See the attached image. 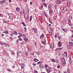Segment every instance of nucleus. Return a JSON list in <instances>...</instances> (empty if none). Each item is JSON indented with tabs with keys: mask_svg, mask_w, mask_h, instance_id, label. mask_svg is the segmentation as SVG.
Listing matches in <instances>:
<instances>
[{
	"mask_svg": "<svg viewBox=\"0 0 73 73\" xmlns=\"http://www.w3.org/2000/svg\"><path fill=\"white\" fill-rule=\"evenodd\" d=\"M68 23H71V21L70 20V19H69V18H68Z\"/></svg>",
	"mask_w": 73,
	"mask_h": 73,
	"instance_id": "20",
	"label": "nucleus"
},
{
	"mask_svg": "<svg viewBox=\"0 0 73 73\" xmlns=\"http://www.w3.org/2000/svg\"><path fill=\"white\" fill-rule=\"evenodd\" d=\"M55 2L57 5H59L61 3V1L60 0H56Z\"/></svg>",
	"mask_w": 73,
	"mask_h": 73,
	"instance_id": "3",
	"label": "nucleus"
},
{
	"mask_svg": "<svg viewBox=\"0 0 73 73\" xmlns=\"http://www.w3.org/2000/svg\"><path fill=\"white\" fill-rule=\"evenodd\" d=\"M19 13L21 14V15H23V11H21L20 12H19Z\"/></svg>",
	"mask_w": 73,
	"mask_h": 73,
	"instance_id": "33",
	"label": "nucleus"
},
{
	"mask_svg": "<svg viewBox=\"0 0 73 73\" xmlns=\"http://www.w3.org/2000/svg\"><path fill=\"white\" fill-rule=\"evenodd\" d=\"M33 65L34 66H36V64H35V63L33 64Z\"/></svg>",
	"mask_w": 73,
	"mask_h": 73,
	"instance_id": "60",
	"label": "nucleus"
},
{
	"mask_svg": "<svg viewBox=\"0 0 73 73\" xmlns=\"http://www.w3.org/2000/svg\"><path fill=\"white\" fill-rule=\"evenodd\" d=\"M51 61L52 62H56V60H55V59H52L51 60Z\"/></svg>",
	"mask_w": 73,
	"mask_h": 73,
	"instance_id": "26",
	"label": "nucleus"
},
{
	"mask_svg": "<svg viewBox=\"0 0 73 73\" xmlns=\"http://www.w3.org/2000/svg\"><path fill=\"white\" fill-rule=\"evenodd\" d=\"M2 16L3 14L0 13V16H1V17H2Z\"/></svg>",
	"mask_w": 73,
	"mask_h": 73,
	"instance_id": "57",
	"label": "nucleus"
},
{
	"mask_svg": "<svg viewBox=\"0 0 73 73\" xmlns=\"http://www.w3.org/2000/svg\"><path fill=\"white\" fill-rule=\"evenodd\" d=\"M32 16H31L30 18V21H32Z\"/></svg>",
	"mask_w": 73,
	"mask_h": 73,
	"instance_id": "32",
	"label": "nucleus"
},
{
	"mask_svg": "<svg viewBox=\"0 0 73 73\" xmlns=\"http://www.w3.org/2000/svg\"><path fill=\"white\" fill-rule=\"evenodd\" d=\"M57 7H58V6L57 5H55V9H57Z\"/></svg>",
	"mask_w": 73,
	"mask_h": 73,
	"instance_id": "48",
	"label": "nucleus"
},
{
	"mask_svg": "<svg viewBox=\"0 0 73 73\" xmlns=\"http://www.w3.org/2000/svg\"><path fill=\"white\" fill-rule=\"evenodd\" d=\"M6 1L5 0H3L2 1H1V2L3 3H5L6 2Z\"/></svg>",
	"mask_w": 73,
	"mask_h": 73,
	"instance_id": "30",
	"label": "nucleus"
},
{
	"mask_svg": "<svg viewBox=\"0 0 73 73\" xmlns=\"http://www.w3.org/2000/svg\"><path fill=\"white\" fill-rule=\"evenodd\" d=\"M32 2H30V4L31 5H32Z\"/></svg>",
	"mask_w": 73,
	"mask_h": 73,
	"instance_id": "64",
	"label": "nucleus"
},
{
	"mask_svg": "<svg viewBox=\"0 0 73 73\" xmlns=\"http://www.w3.org/2000/svg\"><path fill=\"white\" fill-rule=\"evenodd\" d=\"M68 18H69V19H71V20H72V16H69L68 17Z\"/></svg>",
	"mask_w": 73,
	"mask_h": 73,
	"instance_id": "31",
	"label": "nucleus"
},
{
	"mask_svg": "<svg viewBox=\"0 0 73 73\" xmlns=\"http://www.w3.org/2000/svg\"><path fill=\"white\" fill-rule=\"evenodd\" d=\"M32 29L34 31L35 33H36V31H37V29H35V28H32Z\"/></svg>",
	"mask_w": 73,
	"mask_h": 73,
	"instance_id": "16",
	"label": "nucleus"
},
{
	"mask_svg": "<svg viewBox=\"0 0 73 73\" xmlns=\"http://www.w3.org/2000/svg\"><path fill=\"white\" fill-rule=\"evenodd\" d=\"M44 37V34H42L40 36V39H42Z\"/></svg>",
	"mask_w": 73,
	"mask_h": 73,
	"instance_id": "8",
	"label": "nucleus"
},
{
	"mask_svg": "<svg viewBox=\"0 0 73 73\" xmlns=\"http://www.w3.org/2000/svg\"><path fill=\"white\" fill-rule=\"evenodd\" d=\"M11 54H12V55H15V52H12L11 53Z\"/></svg>",
	"mask_w": 73,
	"mask_h": 73,
	"instance_id": "45",
	"label": "nucleus"
},
{
	"mask_svg": "<svg viewBox=\"0 0 73 73\" xmlns=\"http://www.w3.org/2000/svg\"><path fill=\"white\" fill-rule=\"evenodd\" d=\"M70 69L69 68H68L67 69V72H70Z\"/></svg>",
	"mask_w": 73,
	"mask_h": 73,
	"instance_id": "21",
	"label": "nucleus"
},
{
	"mask_svg": "<svg viewBox=\"0 0 73 73\" xmlns=\"http://www.w3.org/2000/svg\"><path fill=\"white\" fill-rule=\"evenodd\" d=\"M16 43L17 44L19 43V40L17 39L16 40Z\"/></svg>",
	"mask_w": 73,
	"mask_h": 73,
	"instance_id": "29",
	"label": "nucleus"
},
{
	"mask_svg": "<svg viewBox=\"0 0 73 73\" xmlns=\"http://www.w3.org/2000/svg\"><path fill=\"white\" fill-rule=\"evenodd\" d=\"M62 23L63 24H66V20L65 19H63L62 21Z\"/></svg>",
	"mask_w": 73,
	"mask_h": 73,
	"instance_id": "4",
	"label": "nucleus"
},
{
	"mask_svg": "<svg viewBox=\"0 0 73 73\" xmlns=\"http://www.w3.org/2000/svg\"><path fill=\"white\" fill-rule=\"evenodd\" d=\"M63 49L62 48H57L58 50H61V49Z\"/></svg>",
	"mask_w": 73,
	"mask_h": 73,
	"instance_id": "27",
	"label": "nucleus"
},
{
	"mask_svg": "<svg viewBox=\"0 0 73 73\" xmlns=\"http://www.w3.org/2000/svg\"><path fill=\"white\" fill-rule=\"evenodd\" d=\"M68 24L69 25V26H70V27H72V25H72V23H68Z\"/></svg>",
	"mask_w": 73,
	"mask_h": 73,
	"instance_id": "22",
	"label": "nucleus"
},
{
	"mask_svg": "<svg viewBox=\"0 0 73 73\" xmlns=\"http://www.w3.org/2000/svg\"><path fill=\"white\" fill-rule=\"evenodd\" d=\"M43 5H44L45 7H46L47 6V5H46V4L45 3H43Z\"/></svg>",
	"mask_w": 73,
	"mask_h": 73,
	"instance_id": "34",
	"label": "nucleus"
},
{
	"mask_svg": "<svg viewBox=\"0 0 73 73\" xmlns=\"http://www.w3.org/2000/svg\"><path fill=\"white\" fill-rule=\"evenodd\" d=\"M62 30L63 31H64V32H65V31H66V29H62Z\"/></svg>",
	"mask_w": 73,
	"mask_h": 73,
	"instance_id": "44",
	"label": "nucleus"
},
{
	"mask_svg": "<svg viewBox=\"0 0 73 73\" xmlns=\"http://www.w3.org/2000/svg\"><path fill=\"white\" fill-rule=\"evenodd\" d=\"M61 61V63L63 64V65H64V64L66 63L65 62V59L64 58H62L60 59Z\"/></svg>",
	"mask_w": 73,
	"mask_h": 73,
	"instance_id": "1",
	"label": "nucleus"
},
{
	"mask_svg": "<svg viewBox=\"0 0 73 73\" xmlns=\"http://www.w3.org/2000/svg\"><path fill=\"white\" fill-rule=\"evenodd\" d=\"M58 34H56L55 35V38H57L58 37Z\"/></svg>",
	"mask_w": 73,
	"mask_h": 73,
	"instance_id": "25",
	"label": "nucleus"
},
{
	"mask_svg": "<svg viewBox=\"0 0 73 73\" xmlns=\"http://www.w3.org/2000/svg\"><path fill=\"white\" fill-rule=\"evenodd\" d=\"M49 12L50 13H53V11L51 10H49Z\"/></svg>",
	"mask_w": 73,
	"mask_h": 73,
	"instance_id": "37",
	"label": "nucleus"
},
{
	"mask_svg": "<svg viewBox=\"0 0 73 73\" xmlns=\"http://www.w3.org/2000/svg\"><path fill=\"white\" fill-rule=\"evenodd\" d=\"M7 71H8V72H11V69H8L7 70Z\"/></svg>",
	"mask_w": 73,
	"mask_h": 73,
	"instance_id": "47",
	"label": "nucleus"
},
{
	"mask_svg": "<svg viewBox=\"0 0 73 73\" xmlns=\"http://www.w3.org/2000/svg\"><path fill=\"white\" fill-rule=\"evenodd\" d=\"M49 35H50V36H52V33L50 32L49 33Z\"/></svg>",
	"mask_w": 73,
	"mask_h": 73,
	"instance_id": "46",
	"label": "nucleus"
},
{
	"mask_svg": "<svg viewBox=\"0 0 73 73\" xmlns=\"http://www.w3.org/2000/svg\"><path fill=\"white\" fill-rule=\"evenodd\" d=\"M23 39L24 40H25V42H28L29 41V40L28 39L25 37H24L23 38Z\"/></svg>",
	"mask_w": 73,
	"mask_h": 73,
	"instance_id": "7",
	"label": "nucleus"
},
{
	"mask_svg": "<svg viewBox=\"0 0 73 73\" xmlns=\"http://www.w3.org/2000/svg\"><path fill=\"white\" fill-rule=\"evenodd\" d=\"M36 19L37 21H38L39 20V18H36Z\"/></svg>",
	"mask_w": 73,
	"mask_h": 73,
	"instance_id": "52",
	"label": "nucleus"
},
{
	"mask_svg": "<svg viewBox=\"0 0 73 73\" xmlns=\"http://www.w3.org/2000/svg\"><path fill=\"white\" fill-rule=\"evenodd\" d=\"M22 24H23V25L24 27H26V25L23 22H22L21 23Z\"/></svg>",
	"mask_w": 73,
	"mask_h": 73,
	"instance_id": "19",
	"label": "nucleus"
},
{
	"mask_svg": "<svg viewBox=\"0 0 73 73\" xmlns=\"http://www.w3.org/2000/svg\"><path fill=\"white\" fill-rule=\"evenodd\" d=\"M48 8L49 9H51V6H49L48 7Z\"/></svg>",
	"mask_w": 73,
	"mask_h": 73,
	"instance_id": "38",
	"label": "nucleus"
},
{
	"mask_svg": "<svg viewBox=\"0 0 73 73\" xmlns=\"http://www.w3.org/2000/svg\"><path fill=\"white\" fill-rule=\"evenodd\" d=\"M44 15H45L46 17H48V16L47 15V14H46V13L44 14Z\"/></svg>",
	"mask_w": 73,
	"mask_h": 73,
	"instance_id": "43",
	"label": "nucleus"
},
{
	"mask_svg": "<svg viewBox=\"0 0 73 73\" xmlns=\"http://www.w3.org/2000/svg\"><path fill=\"white\" fill-rule=\"evenodd\" d=\"M58 38L59 40H60V39H61V37H60V36H58Z\"/></svg>",
	"mask_w": 73,
	"mask_h": 73,
	"instance_id": "51",
	"label": "nucleus"
},
{
	"mask_svg": "<svg viewBox=\"0 0 73 73\" xmlns=\"http://www.w3.org/2000/svg\"><path fill=\"white\" fill-rule=\"evenodd\" d=\"M62 43L60 41H58V47H61L62 46Z\"/></svg>",
	"mask_w": 73,
	"mask_h": 73,
	"instance_id": "5",
	"label": "nucleus"
},
{
	"mask_svg": "<svg viewBox=\"0 0 73 73\" xmlns=\"http://www.w3.org/2000/svg\"><path fill=\"white\" fill-rule=\"evenodd\" d=\"M41 42L43 44H45L46 43L45 41H41Z\"/></svg>",
	"mask_w": 73,
	"mask_h": 73,
	"instance_id": "24",
	"label": "nucleus"
},
{
	"mask_svg": "<svg viewBox=\"0 0 73 73\" xmlns=\"http://www.w3.org/2000/svg\"><path fill=\"white\" fill-rule=\"evenodd\" d=\"M69 45L70 46H73V42H70L69 43Z\"/></svg>",
	"mask_w": 73,
	"mask_h": 73,
	"instance_id": "11",
	"label": "nucleus"
},
{
	"mask_svg": "<svg viewBox=\"0 0 73 73\" xmlns=\"http://www.w3.org/2000/svg\"><path fill=\"white\" fill-rule=\"evenodd\" d=\"M9 3H11V0H9Z\"/></svg>",
	"mask_w": 73,
	"mask_h": 73,
	"instance_id": "63",
	"label": "nucleus"
},
{
	"mask_svg": "<svg viewBox=\"0 0 73 73\" xmlns=\"http://www.w3.org/2000/svg\"><path fill=\"white\" fill-rule=\"evenodd\" d=\"M66 10V7H63L62 11V13H64V12H65Z\"/></svg>",
	"mask_w": 73,
	"mask_h": 73,
	"instance_id": "6",
	"label": "nucleus"
},
{
	"mask_svg": "<svg viewBox=\"0 0 73 73\" xmlns=\"http://www.w3.org/2000/svg\"><path fill=\"white\" fill-rule=\"evenodd\" d=\"M16 10L17 12H19V11H20V9L19 7H17L16 8Z\"/></svg>",
	"mask_w": 73,
	"mask_h": 73,
	"instance_id": "17",
	"label": "nucleus"
},
{
	"mask_svg": "<svg viewBox=\"0 0 73 73\" xmlns=\"http://www.w3.org/2000/svg\"><path fill=\"white\" fill-rule=\"evenodd\" d=\"M25 11L27 13H29V10L28 9V7H26L25 8Z\"/></svg>",
	"mask_w": 73,
	"mask_h": 73,
	"instance_id": "9",
	"label": "nucleus"
},
{
	"mask_svg": "<svg viewBox=\"0 0 73 73\" xmlns=\"http://www.w3.org/2000/svg\"><path fill=\"white\" fill-rule=\"evenodd\" d=\"M67 48L68 49H70V46H67Z\"/></svg>",
	"mask_w": 73,
	"mask_h": 73,
	"instance_id": "36",
	"label": "nucleus"
},
{
	"mask_svg": "<svg viewBox=\"0 0 73 73\" xmlns=\"http://www.w3.org/2000/svg\"><path fill=\"white\" fill-rule=\"evenodd\" d=\"M43 13L44 14H44H45L46 13H45V12H43Z\"/></svg>",
	"mask_w": 73,
	"mask_h": 73,
	"instance_id": "59",
	"label": "nucleus"
},
{
	"mask_svg": "<svg viewBox=\"0 0 73 73\" xmlns=\"http://www.w3.org/2000/svg\"><path fill=\"white\" fill-rule=\"evenodd\" d=\"M13 33H11V36H13Z\"/></svg>",
	"mask_w": 73,
	"mask_h": 73,
	"instance_id": "49",
	"label": "nucleus"
},
{
	"mask_svg": "<svg viewBox=\"0 0 73 73\" xmlns=\"http://www.w3.org/2000/svg\"><path fill=\"white\" fill-rule=\"evenodd\" d=\"M18 40H19V41H22L23 40H22V39H21V38H19Z\"/></svg>",
	"mask_w": 73,
	"mask_h": 73,
	"instance_id": "42",
	"label": "nucleus"
},
{
	"mask_svg": "<svg viewBox=\"0 0 73 73\" xmlns=\"http://www.w3.org/2000/svg\"><path fill=\"white\" fill-rule=\"evenodd\" d=\"M20 37H21V35H20L19 36H18V38H20Z\"/></svg>",
	"mask_w": 73,
	"mask_h": 73,
	"instance_id": "58",
	"label": "nucleus"
},
{
	"mask_svg": "<svg viewBox=\"0 0 73 73\" xmlns=\"http://www.w3.org/2000/svg\"><path fill=\"white\" fill-rule=\"evenodd\" d=\"M50 47L51 48H53L54 47V45H53V43H52L51 44H50Z\"/></svg>",
	"mask_w": 73,
	"mask_h": 73,
	"instance_id": "14",
	"label": "nucleus"
},
{
	"mask_svg": "<svg viewBox=\"0 0 73 73\" xmlns=\"http://www.w3.org/2000/svg\"><path fill=\"white\" fill-rule=\"evenodd\" d=\"M57 68H60V65L58 66H57Z\"/></svg>",
	"mask_w": 73,
	"mask_h": 73,
	"instance_id": "55",
	"label": "nucleus"
},
{
	"mask_svg": "<svg viewBox=\"0 0 73 73\" xmlns=\"http://www.w3.org/2000/svg\"><path fill=\"white\" fill-rule=\"evenodd\" d=\"M70 2H68L67 6L68 7H70Z\"/></svg>",
	"mask_w": 73,
	"mask_h": 73,
	"instance_id": "15",
	"label": "nucleus"
},
{
	"mask_svg": "<svg viewBox=\"0 0 73 73\" xmlns=\"http://www.w3.org/2000/svg\"><path fill=\"white\" fill-rule=\"evenodd\" d=\"M34 61H35V62H38L39 60L35 58L34 59Z\"/></svg>",
	"mask_w": 73,
	"mask_h": 73,
	"instance_id": "18",
	"label": "nucleus"
},
{
	"mask_svg": "<svg viewBox=\"0 0 73 73\" xmlns=\"http://www.w3.org/2000/svg\"><path fill=\"white\" fill-rule=\"evenodd\" d=\"M44 66L46 68H48V65L47 64H45L44 65Z\"/></svg>",
	"mask_w": 73,
	"mask_h": 73,
	"instance_id": "40",
	"label": "nucleus"
},
{
	"mask_svg": "<svg viewBox=\"0 0 73 73\" xmlns=\"http://www.w3.org/2000/svg\"><path fill=\"white\" fill-rule=\"evenodd\" d=\"M3 33H6V34H8V31H5L2 32Z\"/></svg>",
	"mask_w": 73,
	"mask_h": 73,
	"instance_id": "12",
	"label": "nucleus"
},
{
	"mask_svg": "<svg viewBox=\"0 0 73 73\" xmlns=\"http://www.w3.org/2000/svg\"><path fill=\"white\" fill-rule=\"evenodd\" d=\"M64 55H67V52H64Z\"/></svg>",
	"mask_w": 73,
	"mask_h": 73,
	"instance_id": "41",
	"label": "nucleus"
},
{
	"mask_svg": "<svg viewBox=\"0 0 73 73\" xmlns=\"http://www.w3.org/2000/svg\"><path fill=\"white\" fill-rule=\"evenodd\" d=\"M14 35H17V33L16 32V31H14V32L13 33Z\"/></svg>",
	"mask_w": 73,
	"mask_h": 73,
	"instance_id": "23",
	"label": "nucleus"
},
{
	"mask_svg": "<svg viewBox=\"0 0 73 73\" xmlns=\"http://www.w3.org/2000/svg\"><path fill=\"white\" fill-rule=\"evenodd\" d=\"M4 45L6 48H9V45L5 43Z\"/></svg>",
	"mask_w": 73,
	"mask_h": 73,
	"instance_id": "10",
	"label": "nucleus"
},
{
	"mask_svg": "<svg viewBox=\"0 0 73 73\" xmlns=\"http://www.w3.org/2000/svg\"><path fill=\"white\" fill-rule=\"evenodd\" d=\"M40 62H41L40 61H39V62H38L37 63V64H38H38H40Z\"/></svg>",
	"mask_w": 73,
	"mask_h": 73,
	"instance_id": "56",
	"label": "nucleus"
},
{
	"mask_svg": "<svg viewBox=\"0 0 73 73\" xmlns=\"http://www.w3.org/2000/svg\"><path fill=\"white\" fill-rule=\"evenodd\" d=\"M52 68L50 67H48L46 69V71L47 73H49L50 72H51V69Z\"/></svg>",
	"mask_w": 73,
	"mask_h": 73,
	"instance_id": "2",
	"label": "nucleus"
},
{
	"mask_svg": "<svg viewBox=\"0 0 73 73\" xmlns=\"http://www.w3.org/2000/svg\"><path fill=\"white\" fill-rule=\"evenodd\" d=\"M24 65H23V66H21V68L22 69L24 68Z\"/></svg>",
	"mask_w": 73,
	"mask_h": 73,
	"instance_id": "50",
	"label": "nucleus"
},
{
	"mask_svg": "<svg viewBox=\"0 0 73 73\" xmlns=\"http://www.w3.org/2000/svg\"><path fill=\"white\" fill-rule=\"evenodd\" d=\"M3 23H7V21H3Z\"/></svg>",
	"mask_w": 73,
	"mask_h": 73,
	"instance_id": "53",
	"label": "nucleus"
},
{
	"mask_svg": "<svg viewBox=\"0 0 73 73\" xmlns=\"http://www.w3.org/2000/svg\"><path fill=\"white\" fill-rule=\"evenodd\" d=\"M34 73H38V72L37 70H35L34 71Z\"/></svg>",
	"mask_w": 73,
	"mask_h": 73,
	"instance_id": "39",
	"label": "nucleus"
},
{
	"mask_svg": "<svg viewBox=\"0 0 73 73\" xmlns=\"http://www.w3.org/2000/svg\"><path fill=\"white\" fill-rule=\"evenodd\" d=\"M25 17L26 19L27 20H28V19H29V18H28V15L27 14H26L25 15Z\"/></svg>",
	"mask_w": 73,
	"mask_h": 73,
	"instance_id": "13",
	"label": "nucleus"
},
{
	"mask_svg": "<svg viewBox=\"0 0 73 73\" xmlns=\"http://www.w3.org/2000/svg\"><path fill=\"white\" fill-rule=\"evenodd\" d=\"M25 54L26 55H28V52H25Z\"/></svg>",
	"mask_w": 73,
	"mask_h": 73,
	"instance_id": "54",
	"label": "nucleus"
},
{
	"mask_svg": "<svg viewBox=\"0 0 73 73\" xmlns=\"http://www.w3.org/2000/svg\"><path fill=\"white\" fill-rule=\"evenodd\" d=\"M21 53V51H18L17 52V53L18 54H20Z\"/></svg>",
	"mask_w": 73,
	"mask_h": 73,
	"instance_id": "35",
	"label": "nucleus"
},
{
	"mask_svg": "<svg viewBox=\"0 0 73 73\" xmlns=\"http://www.w3.org/2000/svg\"><path fill=\"white\" fill-rule=\"evenodd\" d=\"M49 22H50V23L51 24H52V22L50 21H49Z\"/></svg>",
	"mask_w": 73,
	"mask_h": 73,
	"instance_id": "62",
	"label": "nucleus"
},
{
	"mask_svg": "<svg viewBox=\"0 0 73 73\" xmlns=\"http://www.w3.org/2000/svg\"><path fill=\"white\" fill-rule=\"evenodd\" d=\"M23 1H24V2H25L27 1V0H23Z\"/></svg>",
	"mask_w": 73,
	"mask_h": 73,
	"instance_id": "61",
	"label": "nucleus"
},
{
	"mask_svg": "<svg viewBox=\"0 0 73 73\" xmlns=\"http://www.w3.org/2000/svg\"><path fill=\"white\" fill-rule=\"evenodd\" d=\"M56 18H57V17L55 15H54L53 17L54 20H55V19H56Z\"/></svg>",
	"mask_w": 73,
	"mask_h": 73,
	"instance_id": "28",
	"label": "nucleus"
}]
</instances>
